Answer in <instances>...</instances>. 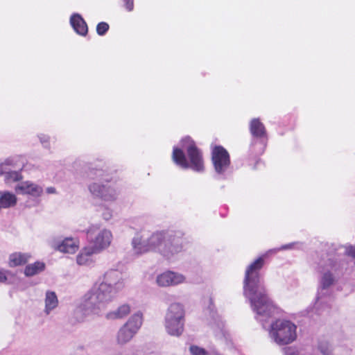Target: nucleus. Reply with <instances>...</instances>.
I'll list each match as a JSON object with an SVG mask.
<instances>
[{
    "mask_svg": "<svg viewBox=\"0 0 355 355\" xmlns=\"http://www.w3.org/2000/svg\"><path fill=\"white\" fill-rule=\"evenodd\" d=\"M263 263L264 259L261 257L247 268L243 281V294L250 302L256 320L266 328L268 320L279 314V309L268 297L260 277L259 271Z\"/></svg>",
    "mask_w": 355,
    "mask_h": 355,
    "instance_id": "obj_1",
    "label": "nucleus"
},
{
    "mask_svg": "<svg viewBox=\"0 0 355 355\" xmlns=\"http://www.w3.org/2000/svg\"><path fill=\"white\" fill-rule=\"evenodd\" d=\"M87 177L92 180L87 184V189L94 199L106 202H114L118 199L119 186L102 169L91 168Z\"/></svg>",
    "mask_w": 355,
    "mask_h": 355,
    "instance_id": "obj_2",
    "label": "nucleus"
},
{
    "mask_svg": "<svg viewBox=\"0 0 355 355\" xmlns=\"http://www.w3.org/2000/svg\"><path fill=\"white\" fill-rule=\"evenodd\" d=\"M181 148H173V161L184 169L191 168L198 173L204 172L202 154L195 142L189 137H184L181 141Z\"/></svg>",
    "mask_w": 355,
    "mask_h": 355,
    "instance_id": "obj_3",
    "label": "nucleus"
},
{
    "mask_svg": "<svg viewBox=\"0 0 355 355\" xmlns=\"http://www.w3.org/2000/svg\"><path fill=\"white\" fill-rule=\"evenodd\" d=\"M119 292L107 284L101 283L94 286L85 296V301L80 308L85 315H99L111 302Z\"/></svg>",
    "mask_w": 355,
    "mask_h": 355,
    "instance_id": "obj_4",
    "label": "nucleus"
},
{
    "mask_svg": "<svg viewBox=\"0 0 355 355\" xmlns=\"http://www.w3.org/2000/svg\"><path fill=\"white\" fill-rule=\"evenodd\" d=\"M320 291L318 293L315 303L312 311L315 314L320 315L325 310L328 309L327 300L322 297L324 291L332 286L338 278L340 264L336 261L329 259L328 262L320 268Z\"/></svg>",
    "mask_w": 355,
    "mask_h": 355,
    "instance_id": "obj_5",
    "label": "nucleus"
},
{
    "mask_svg": "<svg viewBox=\"0 0 355 355\" xmlns=\"http://www.w3.org/2000/svg\"><path fill=\"white\" fill-rule=\"evenodd\" d=\"M269 337L279 345H286L297 338V326L291 320L277 319L268 329Z\"/></svg>",
    "mask_w": 355,
    "mask_h": 355,
    "instance_id": "obj_6",
    "label": "nucleus"
},
{
    "mask_svg": "<svg viewBox=\"0 0 355 355\" xmlns=\"http://www.w3.org/2000/svg\"><path fill=\"white\" fill-rule=\"evenodd\" d=\"M86 233L90 246L98 253L107 249L113 240L112 231L107 228H101L98 225L89 226Z\"/></svg>",
    "mask_w": 355,
    "mask_h": 355,
    "instance_id": "obj_7",
    "label": "nucleus"
},
{
    "mask_svg": "<svg viewBox=\"0 0 355 355\" xmlns=\"http://www.w3.org/2000/svg\"><path fill=\"white\" fill-rule=\"evenodd\" d=\"M143 324V315L137 312L117 331L115 340L117 345L123 346L130 343L138 333Z\"/></svg>",
    "mask_w": 355,
    "mask_h": 355,
    "instance_id": "obj_8",
    "label": "nucleus"
},
{
    "mask_svg": "<svg viewBox=\"0 0 355 355\" xmlns=\"http://www.w3.org/2000/svg\"><path fill=\"white\" fill-rule=\"evenodd\" d=\"M211 161L216 174L220 179H226L230 171L229 153L221 146H216L211 150Z\"/></svg>",
    "mask_w": 355,
    "mask_h": 355,
    "instance_id": "obj_9",
    "label": "nucleus"
},
{
    "mask_svg": "<svg viewBox=\"0 0 355 355\" xmlns=\"http://www.w3.org/2000/svg\"><path fill=\"white\" fill-rule=\"evenodd\" d=\"M170 236L165 240L159 254L168 261H173L183 250V233L171 230Z\"/></svg>",
    "mask_w": 355,
    "mask_h": 355,
    "instance_id": "obj_10",
    "label": "nucleus"
},
{
    "mask_svg": "<svg viewBox=\"0 0 355 355\" xmlns=\"http://www.w3.org/2000/svg\"><path fill=\"white\" fill-rule=\"evenodd\" d=\"M155 282L159 287H173L185 284L187 277L181 272L168 269L158 274Z\"/></svg>",
    "mask_w": 355,
    "mask_h": 355,
    "instance_id": "obj_11",
    "label": "nucleus"
},
{
    "mask_svg": "<svg viewBox=\"0 0 355 355\" xmlns=\"http://www.w3.org/2000/svg\"><path fill=\"white\" fill-rule=\"evenodd\" d=\"M131 247L133 254L139 257L151 252L146 232H137L131 240Z\"/></svg>",
    "mask_w": 355,
    "mask_h": 355,
    "instance_id": "obj_12",
    "label": "nucleus"
},
{
    "mask_svg": "<svg viewBox=\"0 0 355 355\" xmlns=\"http://www.w3.org/2000/svg\"><path fill=\"white\" fill-rule=\"evenodd\" d=\"M102 283L107 284L118 292H120L125 286L122 272L114 269L109 270L105 273Z\"/></svg>",
    "mask_w": 355,
    "mask_h": 355,
    "instance_id": "obj_13",
    "label": "nucleus"
},
{
    "mask_svg": "<svg viewBox=\"0 0 355 355\" xmlns=\"http://www.w3.org/2000/svg\"><path fill=\"white\" fill-rule=\"evenodd\" d=\"M170 231L171 230H156L147 235L151 252L159 253L160 248H162L165 240L171 236Z\"/></svg>",
    "mask_w": 355,
    "mask_h": 355,
    "instance_id": "obj_14",
    "label": "nucleus"
},
{
    "mask_svg": "<svg viewBox=\"0 0 355 355\" xmlns=\"http://www.w3.org/2000/svg\"><path fill=\"white\" fill-rule=\"evenodd\" d=\"M15 190L17 193L28 195L34 198H39L43 193V188L40 185L28 180L18 183Z\"/></svg>",
    "mask_w": 355,
    "mask_h": 355,
    "instance_id": "obj_15",
    "label": "nucleus"
},
{
    "mask_svg": "<svg viewBox=\"0 0 355 355\" xmlns=\"http://www.w3.org/2000/svg\"><path fill=\"white\" fill-rule=\"evenodd\" d=\"M79 242L76 239L67 237L61 241H53L51 247L63 253L73 254L78 248Z\"/></svg>",
    "mask_w": 355,
    "mask_h": 355,
    "instance_id": "obj_16",
    "label": "nucleus"
},
{
    "mask_svg": "<svg viewBox=\"0 0 355 355\" xmlns=\"http://www.w3.org/2000/svg\"><path fill=\"white\" fill-rule=\"evenodd\" d=\"M96 254L99 253L91 246H85L76 256V263L79 266H92L96 262L94 255Z\"/></svg>",
    "mask_w": 355,
    "mask_h": 355,
    "instance_id": "obj_17",
    "label": "nucleus"
},
{
    "mask_svg": "<svg viewBox=\"0 0 355 355\" xmlns=\"http://www.w3.org/2000/svg\"><path fill=\"white\" fill-rule=\"evenodd\" d=\"M250 130L254 139L259 140L263 148L267 140V133L264 125L259 119H253L250 121Z\"/></svg>",
    "mask_w": 355,
    "mask_h": 355,
    "instance_id": "obj_18",
    "label": "nucleus"
},
{
    "mask_svg": "<svg viewBox=\"0 0 355 355\" xmlns=\"http://www.w3.org/2000/svg\"><path fill=\"white\" fill-rule=\"evenodd\" d=\"M185 320L164 318V327L166 332L172 336H180L184 329Z\"/></svg>",
    "mask_w": 355,
    "mask_h": 355,
    "instance_id": "obj_19",
    "label": "nucleus"
},
{
    "mask_svg": "<svg viewBox=\"0 0 355 355\" xmlns=\"http://www.w3.org/2000/svg\"><path fill=\"white\" fill-rule=\"evenodd\" d=\"M164 318L185 320L184 305L180 302H174L169 305Z\"/></svg>",
    "mask_w": 355,
    "mask_h": 355,
    "instance_id": "obj_20",
    "label": "nucleus"
},
{
    "mask_svg": "<svg viewBox=\"0 0 355 355\" xmlns=\"http://www.w3.org/2000/svg\"><path fill=\"white\" fill-rule=\"evenodd\" d=\"M70 24L76 33L85 36L88 32L87 25L80 15L73 14L70 17Z\"/></svg>",
    "mask_w": 355,
    "mask_h": 355,
    "instance_id": "obj_21",
    "label": "nucleus"
},
{
    "mask_svg": "<svg viewBox=\"0 0 355 355\" xmlns=\"http://www.w3.org/2000/svg\"><path fill=\"white\" fill-rule=\"evenodd\" d=\"M59 301L56 293L52 291H47L45 293L44 313L49 315L58 306Z\"/></svg>",
    "mask_w": 355,
    "mask_h": 355,
    "instance_id": "obj_22",
    "label": "nucleus"
},
{
    "mask_svg": "<svg viewBox=\"0 0 355 355\" xmlns=\"http://www.w3.org/2000/svg\"><path fill=\"white\" fill-rule=\"evenodd\" d=\"M131 309L128 304L119 306L116 309L107 312L105 318L108 320H120L125 318L130 313Z\"/></svg>",
    "mask_w": 355,
    "mask_h": 355,
    "instance_id": "obj_23",
    "label": "nucleus"
},
{
    "mask_svg": "<svg viewBox=\"0 0 355 355\" xmlns=\"http://www.w3.org/2000/svg\"><path fill=\"white\" fill-rule=\"evenodd\" d=\"M25 159L21 155H15L6 158L1 163V168L6 169V166L11 167L13 169L22 170L24 166Z\"/></svg>",
    "mask_w": 355,
    "mask_h": 355,
    "instance_id": "obj_24",
    "label": "nucleus"
},
{
    "mask_svg": "<svg viewBox=\"0 0 355 355\" xmlns=\"http://www.w3.org/2000/svg\"><path fill=\"white\" fill-rule=\"evenodd\" d=\"M21 171L17 169L6 171V169L1 168V175L3 176L5 184L10 185L22 180L23 177Z\"/></svg>",
    "mask_w": 355,
    "mask_h": 355,
    "instance_id": "obj_25",
    "label": "nucleus"
},
{
    "mask_svg": "<svg viewBox=\"0 0 355 355\" xmlns=\"http://www.w3.org/2000/svg\"><path fill=\"white\" fill-rule=\"evenodd\" d=\"M31 255L28 253L15 252L9 257L10 266H17L28 262Z\"/></svg>",
    "mask_w": 355,
    "mask_h": 355,
    "instance_id": "obj_26",
    "label": "nucleus"
},
{
    "mask_svg": "<svg viewBox=\"0 0 355 355\" xmlns=\"http://www.w3.org/2000/svg\"><path fill=\"white\" fill-rule=\"evenodd\" d=\"M45 269V263L42 261H36L28 264L24 269V274L27 277H32L37 275Z\"/></svg>",
    "mask_w": 355,
    "mask_h": 355,
    "instance_id": "obj_27",
    "label": "nucleus"
},
{
    "mask_svg": "<svg viewBox=\"0 0 355 355\" xmlns=\"http://www.w3.org/2000/svg\"><path fill=\"white\" fill-rule=\"evenodd\" d=\"M16 196L10 192H1V208H9L17 204Z\"/></svg>",
    "mask_w": 355,
    "mask_h": 355,
    "instance_id": "obj_28",
    "label": "nucleus"
},
{
    "mask_svg": "<svg viewBox=\"0 0 355 355\" xmlns=\"http://www.w3.org/2000/svg\"><path fill=\"white\" fill-rule=\"evenodd\" d=\"M318 349L323 355H332V346L327 341L320 342Z\"/></svg>",
    "mask_w": 355,
    "mask_h": 355,
    "instance_id": "obj_29",
    "label": "nucleus"
},
{
    "mask_svg": "<svg viewBox=\"0 0 355 355\" xmlns=\"http://www.w3.org/2000/svg\"><path fill=\"white\" fill-rule=\"evenodd\" d=\"M189 352L191 355H218L211 354L207 352L204 348L198 347L197 345H191L189 347Z\"/></svg>",
    "mask_w": 355,
    "mask_h": 355,
    "instance_id": "obj_30",
    "label": "nucleus"
},
{
    "mask_svg": "<svg viewBox=\"0 0 355 355\" xmlns=\"http://www.w3.org/2000/svg\"><path fill=\"white\" fill-rule=\"evenodd\" d=\"M37 137L42 146L44 148L50 149V137L45 134H40Z\"/></svg>",
    "mask_w": 355,
    "mask_h": 355,
    "instance_id": "obj_31",
    "label": "nucleus"
},
{
    "mask_svg": "<svg viewBox=\"0 0 355 355\" xmlns=\"http://www.w3.org/2000/svg\"><path fill=\"white\" fill-rule=\"evenodd\" d=\"M298 244H299L298 243L294 242V243H288V244L283 245L280 248H274V249L270 250L268 251V253H276V252H279L280 250H291V249L294 248V247L296 245H298Z\"/></svg>",
    "mask_w": 355,
    "mask_h": 355,
    "instance_id": "obj_32",
    "label": "nucleus"
},
{
    "mask_svg": "<svg viewBox=\"0 0 355 355\" xmlns=\"http://www.w3.org/2000/svg\"><path fill=\"white\" fill-rule=\"evenodd\" d=\"M109 29V25L106 22H100L97 24L96 32L98 35H104Z\"/></svg>",
    "mask_w": 355,
    "mask_h": 355,
    "instance_id": "obj_33",
    "label": "nucleus"
},
{
    "mask_svg": "<svg viewBox=\"0 0 355 355\" xmlns=\"http://www.w3.org/2000/svg\"><path fill=\"white\" fill-rule=\"evenodd\" d=\"M102 217L107 221L110 220L112 218V210L109 208H106L102 213Z\"/></svg>",
    "mask_w": 355,
    "mask_h": 355,
    "instance_id": "obj_34",
    "label": "nucleus"
},
{
    "mask_svg": "<svg viewBox=\"0 0 355 355\" xmlns=\"http://www.w3.org/2000/svg\"><path fill=\"white\" fill-rule=\"evenodd\" d=\"M125 9L130 12L134 9V0H123Z\"/></svg>",
    "mask_w": 355,
    "mask_h": 355,
    "instance_id": "obj_35",
    "label": "nucleus"
},
{
    "mask_svg": "<svg viewBox=\"0 0 355 355\" xmlns=\"http://www.w3.org/2000/svg\"><path fill=\"white\" fill-rule=\"evenodd\" d=\"M345 254L351 256L352 257H355V246L349 245L345 247Z\"/></svg>",
    "mask_w": 355,
    "mask_h": 355,
    "instance_id": "obj_36",
    "label": "nucleus"
},
{
    "mask_svg": "<svg viewBox=\"0 0 355 355\" xmlns=\"http://www.w3.org/2000/svg\"><path fill=\"white\" fill-rule=\"evenodd\" d=\"M46 192L49 194L56 193V189L54 187H49L46 189Z\"/></svg>",
    "mask_w": 355,
    "mask_h": 355,
    "instance_id": "obj_37",
    "label": "nucleus"
},
{
    "mask_svg": "<svg viewBox=\"0 0 355 355\" xmlns=\"http://www.w3.org/2000/svg\"><path fill=\"white\" fill-rule=\"evenodd\" d=\"M286 354L287 355H295V352L294 350L291 349H288L287 351H286Z\"/></svg>",
    "mask_w": 355,
    "mask_h": 355,
    "instance_id": "obj_38",
    "label": "nucleus"
},
{
    "mask_svg": "<svg viewBox=\"0 0 355 355\" xmlns=\"http://www.w3.org/2000/svg\"><path fill=\"white\" fill-rule=\"evenodd\" d=\"M1 282L6 279V277L3 275V273L1 272Z\"/></svg>",
    "mask_w": 355,
    "mask_h": 355,
    "instance_id": "obj_39",
    "label": "nucleus"
},
{
    "mask_svg": "<svg viewBox=\"0 0 355 355\" xmlns=\"http://www.w3.org/2000/svg\"><path fill=\"white\" fill-rule=\"evenodd\" d=\"M116 355H130V354L124 353V352H121V353L117 354Z\"/></svg>",
    "mask_w": 355,
    "mask_h": 355,
    "instance_id": "obj_40",
    "label": "nucleus"
}]
</instances>
